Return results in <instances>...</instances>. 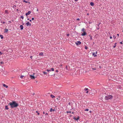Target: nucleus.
Here are the masks:
<instances>
[{"mask_svg":"<svg viewBox=\"0 0 123 123\" xmlns=\"http://www.w3.org/2000/svg\"><path fill=\"white\" fill-rule=\"evenodd\" d=\"M23 2H25V3H28V2L27 1H25V0H24L23 1Z\"/></svg>","mask_w":123,"mask_h":123,"instance_id":"33","label":"nucleus"},{"mask_svg":"<svg viewBox=\"0 0 123 123\" xmlns=\"http://www.w3.org/2000/svg\"><path fill=\"white\" fill-rule=\"evenodd\" d=\"M88 92H89V91H87L86 92V93H88Z\"/></svg>","mask_w":123,"mask_h":123,"instance_id":"48","label":"nucleus"},{"mask_svg":"<svg viewBox=\"0 0 123 123\" xmlns=\"http://www.w3.org/2000/svg\"><path fill=\"white\" fill-rule=\"evenodd\" d=\"M25 24L27 26H30L31 25V24L30 23V22H28L27 23H26Z\"/></svg>","mask_w":123,"mask_h":123,"instance_id":"8","label":"nucleus"},{"mask_svg":"<svg viewBox=\"0 0 123 123\" xmlns=\"http://www.w3.org/2000/svg\"><path fill=\"white\" fill-rule=\"evenodd\" d=\"M69 36V34H67V36L68 37Z\"/></svg>","mask_w":123,"mask_h":123,"instance_id":"50","label":"nucleus"},{"mask_svg":"<svg viewBox=\"0 0 123 123\" xmlns=\"http://www.w3.org/2000/svg\"><path fill=\"white\" fill-rule=\"evenodd\" d=\"M27 19V20H29V18H28Z\"/></svg>","mask_w":123,"mask_h":123,"instance_id":"64","label":"nucleus"},{"mask_svg":"<svg viewBox=\"0 0 123 123\" xmlns=\"http://www.w3.org/2000/svg\"><path fill=\"white\" fill-rule=\"evenodd\" d=\"M55 109H52V108H51L50 110V112H52V111H55Z\"/></svg>","mask_w":123,"mask_h":123,"instance_id":"17","label":"nucleus"},{"mask_svg":"<svg viewBox=\"0 0 123 123\" xmlns=\"http://www.w3.org/2000/svg\"><path fill=\"white\" fill-rule=\"evenodd\" d=\"M4 63L2 62H0V64H4Z\"/></svg>","mask_w":123,"mask_h":123,"instance_id":"36","label":"nucleus"},{"mask_svg":"<svg viewBox=\"0 0 123 123\" xmlns=\"http://www.w3.org/2000/svg\"><path fill=\"white\" fill-rule=\"evenodd\" d=\"M7 106H5V109L6 110H8V108L7 107Z\"/></svg>","mask_w":123,"mask_h":123,"instance_id":"24","label":"nucleus"},{"mask_svg":"<svg viewBox=\"0 0 123 123\" xmlns=\"http://www.w3.org/2000/svg\"><path fill=\"white\" fill-rule=\"evenodd\" d=\"M88 89L87 88H85L84 89V90L85 91H87L88 90Z\"/></svg>","mask_w":123,"mask_h":123,"instance_id":"26","label":"nucleus"},{"mask_svg":"<svg viewBox=\"0 0 123 123\" xmlns=\"http://www.w3.org/2000/svg\"><path fill=\"white\" fill-rule=\"evenodd\" d=\"M85 49H88V47L86 46L85 47Z\"/></svg>","mask_w":123,"mask_h":123,"instance_id":"30","label":"nucleus"},{"mask_svg":"<svg viewBox=\"0 0 123 123\" xmlns=\"http://www.w3.org/2000/svg\"><path fill=\"white\" fill-rule=\"evenodd\" d=\"M74 103V101L72 100L68 103V104L69 105H70L72 108L73 106V104Z\"/></svg>","mask_w":123,"mask_h":123,"instance_id":"4","label":"nucleus"},{"mask_svg":"<svg viewBox=\"0 0 123 123\" xmlns=\"http://www.w3.org/2000/svg\"><path fill=\"white\" fill-rule=\"evenodd\" d=\"M5 13H7V14H8V11L7 10H6L5 11Z\"/></svg>","mask_w":123,"mask_h":123,"instance_id":"20","label":"nucleus"},{"mask_svg":"<svg viewBox=\"0 0 123 123\" xmlns=\"http://www.w3.org/2000/svg\"><path fill=\"white\" fill-rule=\"evenodd\" d=\"M56 72H58V70H56Z\"/></svg>","mask_w":123,"mask_h":123,"instance_id":"43","label":"nucleus"},{"mask_svg":"<svg viewBox=\"0 0 123 123\" xmlns=\"http://www.w3.org/2000/svg\"><path fill=\"white\" fill-rule=\"evenodd\" d=\"M24 76H23V75H21L20 76V78L22 79L23 78V77H24Z\"/></svg>","mask_w":123,"mask_h":123,"instance_id":"28","label":"nucleus"},{"mask_svg":"<svg viewBox=\"0 0 123 123\" xmlns=\"http://www.w3.org/2000/svg\"><path fill=\"white\" fill-rule=\"evenodd\" d=\"M1 23H3V24H4L5 23V22H1Z\"/></svg>","mask_w":123,"mask_h":123,"instance_id":"39","label":"nucleus"},{"mask_svg":"<svg viewBox=\"0 0 123 123\" xmlns=\"http://www.w3.org/2000/svg\"><path fill=\"white\" fill-rule=\"evenodd\" d=\"M50 71H54V69L53 68H51V69L50 70Z\"/></svg>","mask_w":123,"mask_h":123,"instance_id":"21","label":"nucleus"},{"mask_svg":"<svg viewBox=\"0 0 123 123\" xmlns=\"http://www.w3.org/2000/svg\"><path fill=\"white\" fill-rule=\"evenodd\" d=\"M3 86L4 87H6V88H7L8 87V86L6 85L5 84H3Z\"/></svg>","mask_w":123,"mask_h":123,"instance_id":"12","label":"nucleus"},{"mask_svg":"<svg viewBox=\"0 0 123 123\" xmlns=\"http://www.w3.org/2000/svg\"><path fill=\"white\" fill-rule=\"evenodd\" d=\"M117 35L118 36L119 35V34H117Z\"/></svg>","mask_w":123,"mask_h":123,"instance_id":"56","label":"nucleus"},{"mask_svg":"<svg viewBox=\"0 0 123 123\" xmlns=\"http://www.w3.org/2000/svg\"><path fill=\"white\" fill-rule=\"evenodd\" d=\"M43 74H47V73L43 71Z\"/></svg>","mask_w":123,"mask_h":123,"instance_id":"22","label":"nucleus"},{"mask_svg":"<svg viewBox=\"0 0 123 123\" xmlns=\"http://www.w3.org/2000/svg\"><path fill=\"white\" fill-rule=\"evenodd\" d=\"M100 24V23H99V24H98V26H99V25Z\"/></svg>","mask_w":123,"mask_h":123,"instance_id":"52","label":"nucleus"},{"mask_svg":"<svg viewBox=\"0 0 123 123\" xmlns=\"http://www.w3.org/2000/svg\"><path fill=\"white\" fill-rule=\"evenodd\" d=\"M120 44H123L122 42H120Z\"/></svg>","mask_w":123,"mask_h":123,"instance_id":"44","label":"nucleus"},{"mask_svg":"<svg viewBox=\"0 0 123 123\" xmlns=\"http://www.w3.org/2000/svg\"><path fill=\"white\" fill-rule=\"evenodd\" d=\"M81 44V42L80 41H79L77 42V43H76L75 44L77 45H79Z\"/></svg>","mask_w":123,"mask_h":123,"instance_id":"5","label":"nucleus"},{"mask_svg":"<svg viewBox=\"0 0 123 123\" xmlns=\"http://www.w3.org/2000/svg\"><path fill=\"white\" fill-rule=\"evenodd\" d=\"M78 1V0H75V1Z\"/></svg>","mask_w":123,"mask_h":123,"instance_id":"57","label":"nucleus"},{"mask_svg":"<svg viewBox=\"0 0 123 123\" xmlns=\"http://www.w3.org/2000/svg\"><path fill=\"white\" fill-rule=\"evenodd\" d=\"M89 112H90V113H92V111H89Z\"/></svg>","mask_w":123,"mask_h":123,"instance_id":"53","label":"nucleus"},{"mask_svg":"<svg viewBox=\"0 0 123 123\" xmlns=\"http://www.w3.org/2000/svg\"><path fill=\"white\" fill-rule=\"evenodd\" d=\"M29 21H30V22H31V19H30V20H29Z\"/></svg>","mask_w":123,"mask_h":123,"instance_id":"54","label":"nucleus"},{"mask_svg":"<svg viewBox=\"0 0 123 123\" xmlns=\"http://www.w3.org/2000/svg\"><path fill=\"white\" fill-rule=\"evenodd\" d=\"M106 94H105L103 93H102L100 95V96L101 97L102 99H106V96L105 95Z\"/></svg>","mask_w":123,"mask_h":123,"instance_id":"3","label":"nucleus"},{"mask_svg":"<svg viewBox=\"0 0 123 123\" xmlns=\"http://www.w3.org/2000/svg\"><path fill=\"white\" fill-rule=\"evenodd\" d=\"M89 110L88 109H86L84 110L85 111H89Z\"/></svg>","mask_w":123,"mask_h":123,"instance_id":"27","label":"nucleus"},{"mask_svg":"<svg viewBox=\"0 0 123 123\" xmlns=\"http://www.w3.org/2000/svg\"><path fill=\"white\" fill-rule=\"evenodd\" d=\"M93 55L94 57H95V56H97V55L96 54L95 55V53L94 52L93 54Z\"/></svg>","mask_w":123,"mask_h":123,"instance_id":"23","label":"nucleus"},{"mask_svg":"<svg viewBox=\"0 0 123 123\" xmlns=\"http://www.w3.org/2000/svg\"><path fill=\"white\" fill-rule=\"evenodd\" d=\"M31 11H28V12L26 13H25V15L26 16H27L29 15L30 13H31Z\"/></svg>","mask_w":123,"mask_h":123,"instance_id":"7","label":"nucleus"},{"mask_svg":"<svg viewBox=\"0 0 123 123\" xmlns=\"http://www.w3.org/2000/svg\"><path fill=\"white\" fill-rule=\"evenodd\" d=\"M90 5H91V6H93L94 5V4L93 2H91L90 3Z\"/></svg>","mask_w":123,"mask_h":123,"instance_id":"14","label":"nucleus"},{"mask_svg":"<svg viewBox=\"0 0 123 123\" xmlns=\"http://www.w3.org/2000/svg\"><path fill=\"white\" fill-rule=\"evenodd\" d=\"M24 16H21V17H20V18H22V19H23L24 18Z\"/></svg>","mask_w":123,"mask_h":123,"instance_id":"31","label":"nucleus"},{"mask_svg":"<svg viewBox=\"0 0 123 123\" xmlns=\"http://www.w3.org/2000/svg\"><path fill=\"white\" fill-rule=\"evenodd\" d=\"M113 96H112L109 95H107L106 96L105 100H108L109 99H112Z\"/></svg>","mask_w":123,"mask_h":123,"instance_id":"2","label":"nucleus"},{"mask_svg":"<svg viewBox=\"0 0 123 123\" xmlns=\"http://www.w3.org/2000/svg\"><path fill=\"white\" fill-rule=\"evenodd\" d=\"M39 55L40 56H43V53L41 52L39 54Z\"/></svg>","mask_w":123,"mask_h":123,"instance_id":"15","label":"nucleus"},{"mask_svg":"<svg viewBox=\"0 0 123 123\" xmlns=\"http://www.w3.org/2000/svg\"><path fill=\"white\" fill-rule=\"evenodd\" d=\"M85 29L84 28H82L81 30V31L83 32H84V31H85Z\"/></svg>","mask_w":123,"mask_h":123,"instance_id":"16","label":"nucleus"},{"mask_svg":"<svg viewBox=\"0 0 123 123\" xmlns=\"http://www.w3.org/2000/svg\"><path fill=\"white\" fill-rule=\"evenodd\" d=\"M74 113L73 112H72V114H74Z\"/></svg>","mask_w":123,"mask_h":123,"instance_id":"61","label":"nucleus"},{"mask_svg":"<svg viewBox=\"0 0 123 123\" xmlns=\"http://www.w3.org/2000/svg\"><path fill=\"white\" fill-rule=\"evenodd\" d=\"M30 78L31 79L33 80L35 79V77L33 75H30Z\"/></svg>","mask_w":123,"mask_h":123,"instance_id":"6","label":"nucleus"},{"mask_svg":"<svg viewBox=\"0 0 123 123\" xmlns=\"http://www.w3.org/2000/svg\"><path fill=\"white\" fill-rule=\"evenodd\" d=\"M50 70L48 69H47L46 70V71L48 72H49V71H50Z\"/></svg>","mask_w":123,"mask_h":123,"instance_id":"35","label":"nucleus"},{"mask_svg":"<svg viewBox=\"0 0 123 123\" xmlns=\"http://www.w3.org/2000/svg\"><path fill=\"white\" fill-rule=\"evenodd\" d=\"M0 54L1 55L2 54V53L1 52H0Z\"/></svg>","mask_w":123,"mask_h":123,"instance_id":"47","label":"nucleus"},{"mask_svg":"<svg viewBox=\"0 0 123 123\" xmlns=\"http://www.w3.org/2000/svg\"><path fill=\"white\" fill-rule=\"evenodd\" d=\"M43 113L44 114H45V112H44V111L43 112Z\"/></svg>","mask_w":123,"mask_h":123,"instance_id":"59","label":"nucleus"},{"mask_svg":"<svg viewBox=\"0 0 123 123\" xmlns=\"http://www.w3.org/2000/svg\"><path fill=\"white\" fill-rule=\"evenodd\" d=\"M116 44H117L116 43H115L114 45V46L113 47L114 48H115L116 47Z\"/></svg>","mask_w":123,"mask_h":123,"instance_id":"25","label":"nucleus"},{"mask_svg":"<svg viewBox=\"0 0 123 123\" xmlns=\"http://www.w3.org/2000/svg\"><path fill=\"white\" fill-rule=\"evenodd\" d=\"M0 37L1 39H2L3 38V36L2 35H0Z\"/></svg>","mask_w":123,"mask_h":123,"instance_id":"18","label":"nucleus"},{"mask_svg":"<svg viewBox=\"0 0 123 123\" xmlns=\"http://www.w3.org/2000/svg\"><path fill=\"white\" fill-rule=\"evenodd\" d=\"M87 15H89V13H87Z\"/></svg>","mask_w":123,"mask_h":123,"instance_id":"63","label":"nucleus"},{"mask_svg":"<svg viewBox=\"0 0 123 123\" xmlns=\"http://www.w3.org/2000/svg\"><path fill=\"white\" fill-rule=\"evenodd\" d=\"M4 30L5 32H7L8 31V29H4Z\"/></svg>","mask_w":123,"mask_h":123,"instance_id":"13","label":"nucleus"},{"mask_svg":"<svg viewBox=\"0 0 123 123\" xmlns=\"http://www.w3.org/2000/svg\"><path fill=\"white\" fill-rule=\"evenodd\" d=\"M97 52L96 51V54H97Z\"/></svg>","mask_w":123,"mask_h":123,"instance_id":"62","label":"nucleus"},{"mask_svg":"<svg viewBox=\"0 0 123 123\" xmlns=\"http://www.w3.org/2000/svg\"><path fill=\"white\" fill-rule=\"evenodd\" d=\"M50 96L52 98H54L55 97V96H54L52 94Z\"/></svg>","mask_w":123,"mask_h":123,"instance_id":"19","label":"nucleus"},{"mask_svg":"<svg viewBox=\"0 0 123 123\" xmlns=\"http://www.w3.org/2000/svg\"><path fill=\"white\" fill-rule=\"evenodd\" d=\"M37 114L38 115H39V113H37Z\"/></svg>","mask_w":123,"mask_h":123,"instance_id":"55","label":"nucleus"},{"mask_svg":"<svg viewBox=\"0 0 123 123\" xmlns=\"http://www.w3.org/2000/svg\"><path fill=\"white\" fill-rule=\"evenodd\" d=\"M31 19L32 20H33L34 19V18H32Z\"/></svg>","mask_w":123,"mask_h":123,"instance_id":"41","label":"nucleus"},{"mask_svg":"<svg viewBox=\"0 0 123 123\" xmlns=\"http://www.w3.org/2000/svg\"><path fill=\"white\" fill-rule=\"evenodd\" d=\"M92 22H89V24H91V23H92Z\"/></svg>","mask_w":123,"mask_h":123,"instance_id":"51","label":"nucleus"},{"mask_svg":"<svg viewBox=\"0 0 123 123\" xmlns=\"http://www.w3.org/2000/svg\"><path fill=\"white\" fill-rule=\"evenodd\" d=\"M66 112L67 113H71V111H67Z\"/></svg>","mask_w":123,"mask_h":123,"instance_id":"32","label":"nucleus"},{"mask_svg":"<svg viewBox=\"0 0 123 123\" xmlns=\"http://www.w3.org/2000/svg\"><path fill=\"white\" fill-rule=\"evenodd\" d=\"M79 20V18H78L77 19H76V20Z\"/></svg>","mask_w":123,"mask_h":123,"instance_id":"49","label":"nucleus"},{"mask_svg":"<svg viewBox=\"0 0 123 123\" xmlns=\"http://www.w3.org/2000/svg\"><path fill=\"white\" fill-rule=\"evenodd\" d=\"M80 118V117H79V116H78L77 118H76L75 117H74V119L75 120H78Z\"/></svg>","mask_w":123,"mask_h":123,"instance_id":"10","label":"nucleus"},{"mask_svg":"<svg viewBox=\"0 0 123 123\" xmlns=\"http://www.w3.org/2000/svg\"><path fill=\"white\" fill-rule=\"evenodd\" d=\"M48 115V114L47 113H46L45 115V116H46L47 115Z\"/></svg>","mask_w":123,"mask_h":123,"instance_id":"38","label":"nucleus"},{"mask_svg":"<svg viewBox=\"0 0 123 123\" xmlns=\"http://www.w3.org/2000/svg\"><path fill=\"white\" fill-rule=\"evenodd\" d=\"M59 98H60L59 97L57 98H56L57 99V100H59Z\"/></svg>","mask_w":123,"mask_h":123,"instance_id":"40","label":"nucleus"},{"mask_svg":"<svg viewBox=\"0 0 123 123\" xmlns=\"http://www.w3.org/2000/svg\"><path fill=\"white\" fill-rule=\"evenodd\" d=\"M99 29V27L97 28V30H98Z\"/></svg>","mask_w":123,"mask_h":123,"instance_id":"58","label":"nucleus"},{"mask_svg":"<svg viewBox=\"0 0 123 123\" xmlns=\"http://www.w3.org/2000/svg\"><path fill=\"white\" fill-rule=\"evenodd\" d=\"M9 105L12 108L17 107L19 105L18 104L14 101H13L12 102L9 103Z\"/></svg>","mask_w":123,"mask_h":123,"instance_id":"1","label":"nucleus"},{"mask_svg":"<svg viewBox=\"0 0 123 123\" xmlns=\"http://www.w3.org/2000/svg\"><path fill=\"white\" fill-rule=\"evenodd\" d=\"M110 38L111 39H112V37L111 36H110Z\"/></svg>","mask_w":123,"mask_h":123,"instance_id":"42","label":"nucleus"},{"mask_svg":"<svg viewBox=\"0 0 123 123\" xmlns=\"http://www.w3.org/2000/svg\"><path fill=\"white\" fill-rule=\"evenodd\" d=\"M30 58H31V59H32V56H30Z\"/></svg>","mask_w":123,"mask_h":123,"instance_id":"45","label":"nucleus"},{"mask_svg":"<svg viewBox=\"0 0 123 123\" xmlns=\"http://www.w3.org/2000/svg\"><path fill=\"white\" fill-rule=\"evenodd\" d=\"M0 71H1V72H5L4 70H3V69H2L1 70H0Z\"/></svg>","mask_w":123,"mask_h":123,"instance_id":"29","label":"nucleus"},{"mask_svg":"<svg viewBox=\"0 0 123 123\" xmlns=\"http://www.w3.org/2000/svg\"><path fill=\"white\" fill-rule=\"evenodd\" d=\"M86 35V33L85 31H84L83 33H82L81 35L82 36H84Z\"/></svg>","mask_w":123,"mask_h":123,"instance_id":"9","label":"nucleus"},{"mask_svg":"<svg viewBox=\"0 0 123 123\" xmlns=\"http://www.w3.org/2000/svg\"><path fill=\"white\" fill-rule=\"evenodd\" d=\"M92 69L93 70H96V68H92Z\"/></svg>","mask_w":123,"mask_h":123,"instance_id":"46","label":"nucleus"},{"mask_svg":"<svg viewBox=\"0 0 123 123\" xmlns=\"http://www.w3.org/2000/svg\"><path fill=\"white\" fill-rule=\"evenodd\" d=\"M113 37L114 38V39H115V38H116V37L114 35V36H113Z\"/></svg>","mask_w":123,"mask_h":123,"instance_id":"37","label":"nucleus"},{"mask_svg":"<svg viewBox=\"0 0 123 123\" xmlns=\"http://www.w3.org/2000/svg\"><path fill=\"white\" fill-rule=\"evenodd\" d=\"M20 27L21 30H22L23 29V27L22 25H21L20 26Z\"/></svg>","mask_w":123,"mask_h":123,"instance_id":"11","label":"nucleus"},{"mask_svg":"<svg viewBox=\"0 0 123 123\" xmlns=\"http://www.w3.org/2000/svg\"><path fill=\"white\" fill-rule=\"evenodd\" d=\"M99 67L100 68H101V66H99Z\"/></svg>","mask_w":123,"mask_h":123,"instance_id":"60","label":"nucleus"},{"mask_svg":"<svg viewBox=\"0 0 123 123\" xmlns=\"http://www.w3.org/2000/svg\"><path fill=\"white\" fill-rule=\"evenodd\" d=\"M90 39L91 40H92V36H90Z\"/></svg>","mask_w":123,"mask_h":123,"instance_id":"34","label":"nucleus"}]
</instances>
